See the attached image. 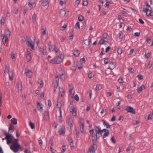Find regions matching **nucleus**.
<instances>
[{
	"label": "nucleus",
	"mask_w": 153,
	"mask_h": 153,
	"mask_svg": "<svg viewBox=\"0 0 153 153\" xmlns=\"http://www.w3.org/2000/svg\"><path fill=\"white\" fill-rule=\"evenodd\" d=\"M64 59V56L62 54H60L59 56L55 57L53 59L50 60V62L53 64L60 63Z\"/></svg>",
	"instance_id": "obj_1"
},
{
	"label": "nucleus",
	"mask_w": 153,
	"mask_h": 153,
	"mask_svg": "<svg viewBox=\"0 0 153 153\" xmlns=\"http://www.w3.org/2000/svg\"><path fill=\"white\" fill-rule=\"evenodd\" d=\"M94 130L96 132V136L97 138H99L103 133V130H101L100 128L98 126H96L94 127Z\"/></svg>",
	"instance_id": "obj_2"
},
{
	"label": "nucleus",
	"mask_w": 153,
	"mask_h": 153,
	"mask_svg": "<svg viewBox=\"0 0 153 153\" xmlns=\"http://www.w3.org/2000/svg\"><path fill=\"white\" fill-rule=\"evenodd\" d=\"M150 8V6L148 3H147L143 7V11L146 13V15L148 16H150L151 13Z\"/></svg>",
	"instance_id": "obj_3"
},
{
	"label": "nucleus",
	"mask_w": 153,
	"mask_h": 153,
	"mask_svg": "<svg viewBox=\"0 0 153 153\" xmlns=\"http://www.w3.org/2000/svg\"><path fill=\"white\" fill-rule=\"evenodd\" d=\"M20 148V146L17 143H13L10 147L11 149L15 153L18 151Z\"/></svg>",
	"instance_id": "obj_4"
},
{
	"label": "nucleus",
	"mask_w": 153,
	"mask_h": 153,
	"mask_svg": "<svg viewBox=\"0 0 153 153\" xmlns=\"http://www.w3.org/2000/svg\"><path fill=\"white\" fill-rule=\"evenodd\" d=\"M69 109L70 112L72 113L73 116L76 117V109L73 104L70 105L69 106Z\"/></svg>",
	"instance_id": "obj_5"
},
{
	"label": "nucleus",
	"mask_w": 153,
	"mask_h": 153,
	"mask_svg": "<svg viewBox=\"0 0 153 153\" xmlns=\"http://www.w3.org/2000/svg\"><path fill=\"white\" fill-rule=\"evenodd\" d=\"M125 110L128 112L133 114L135 113L134 110V108L131 106H129L126 107L125 108Z\"/></svg>",
	"instance_id": "obj_6"
},
{
	"label": "nucleus",
	"mask_w": 153,
	"mask_h": 153,
	"mask_svg": "<svg viewBox=\"0 0 153 153\" xmlns=\"http://www.w3.org/2000/svg\"><path fill=\"white\" fill-rule=\"evenodd\" d=\"M80 127V131L83 134H85V131L84 129V122L83 120H82V121H81Z\"/></svg>",
	"instance_id": "obj_7"
},
{
	"label": "nucleus",
	"mask_w": 153,
	"mask_h": 153,
	"mask_svg": "<svg viewBox=\"0 0 153 153\" xmlns=\"http://www.w3.org/2000/svg\"><path fill=\"white\" fill-rule=\"evenodd\" d=\"M25 75H26L29 78H30L33 75L32 72L30 70L26 69L25 72L24 74Z\"/></svg>",
	"instance_id": "obj_8"
},
{
	"label": "nucleus",
	"mask_w": 153,
	"mask_h": 153,
	"mask_svg": "<svg viewBox=\"0 0 153 153\" xmlns=\"http://www.w3.org/2000/svg\"><path fill=\"white\" fill-rule=\"evenodd\" d=\"M97 148V145L93 144L92 146L89 149V153H94Z\"/></svg>",
	"instance_id": "obj_9"
},
{
	"label": "nucleus",
	"mask_w": 153,
	"mask_h": 153,
	"mask_svg": "<svg viewBox=\"0 0 153 153\" xmlns=\"http://www.w3.org/2000/svg\"><path fill=\"white\" fill-rule=\"evenodd\" d=\"M50 118L49 111H45L44 114L43 119L45 121H48Z\"/></svg>",
	"instance_id": "obj_10"
},
{
	"label": "nucleus",
	"mask_w": 153,
	"mask_h": 153,
	"mask_svg": "<svg viewBox=\"0 0 153 153\" xmlns=\"http://www.w3.org/2000/svg\"><path fill=\"white\" fill-rule=\"evenodd\" d=\"M117 63L114 62H112L109 64V68L111 70L114 69L117 66Z\"/></svg>",
	"instance_id": "obj_11"
},
{
	"label": "nucleus",
	"mask_w": 153,
	"mask_h": 153,
	"mask_svg": "<svg viewBox=\"0 0 153 153\" xmlns=\"http://www.w3.org/2000/svg\"><path fill=\"white\" fill-rule=\"evenodd\" d=\"M60 134L62 135H64L65 132V127L63 126H61L60 128L59 131Z\"/></svg>",
	"instance_id": "obj_12"
},
{
	"label": "nucleus",
	"mask_w": 153,
	"mask_h": 153,
	"mask_svg": "<svg viewBox=\"0 0 153 153\" xmlns=\"http://www.w3.org/2000/svg\"><path fill=\"white\" fill-rule=\"evenodd\" d=\"M10 32L9 30L5 31L3 38H8L10 37Z\"/></svg>",
	"instance_id": "obj_13"
},
{
	"label": "nucleus",
	"mask_w": 153,
	"mask_h": 153,
	"mask_svg": "<svg viewBox=\"0 0 153 153\" xmlns=\"http://www.w3.org/2000/svg\"><path fill=\"white\" fill-rule=\"evenodd\" d=\"M27 41V45L28 46L31 48L32 49H33L34 48V44L32 40L30 39H28Z\"/></svg>",
	"instance_id": "obj_14"
},
{
	"label": "nucleus",
	"mask_w": 153,
	"mask_h": 153,
	"mask_svg": "<svg viewBox=\"0 0 153 153\" xmlns=\"http://www.w3.org/2000/svg\"><path fill=\"white\" fill-rule=\"evenodd\" d=\"M104 131L105 133L103 135V138L105 139L106 137L108 136L109 132V131L106 129H103V132Z\"/></svg>",
	"instance_id": "obj_15"
},
{
	"label": "nucleus",
	"mask_w": 153,
	"mask_h": 153,
	"mask_svg": "<svg viewBox=\"0 0 153 153\" xmlns=\"http://www.w3.org/2000/svg\"><path fill=\"white\" fill-rule=\"evenodd\" d=\"M67 123L70 126L71 128L73 127V120L72 118H69L67 120Z\"/></svg>",
	"instance_id": "obj_16"
},
{
	"label": "nucleus",
	"mask_w": 153,
	"mask_h": 153,
	"mask_svg": "<svg viewBox=\"0 0 153 153\" xmlns=\"http://www.w3.org/2000/svg\"><path fill=\"white\" fill-rule=\"evenodd\" d=\"M59 94L62 97H64L65 95L64 90L63 88L59 87Z\"/></svg>",
	"instance_id": "obj_17"
},
{
	"label": "nucleus",
	"mask_w": 153,
	"mask_h": 153,
	"mask_svg": "<svg viewBox=\"0 0 153 153\" xmlns=\"http://www.w3.org/2000/svg\"><path fill=\"white\" fill-rule=\"evenodd\" d=\"M43 105L42 104V103L41 102H37V107L38 109L40 111H42L43 110Z\"/></svg>",
	"instance_id": "obj_18"
},
{
	"label": "nucleus",
	"mask_w": 153,
	"mask_h": 153,
	"mask_svg": "<svg viewBox=\"0 0 153 153\" xmlns=\"http://www.w3.org/2000/svg\"><path fill=\"white\" fill-rule=\"evenodd\" d=\"M84 43L86 45L89 46L91 44V42L90 39H86L84 40Z\"/></svg>",
	"instance_id": "obj_19"
},
{
	"label": "nucleus",
	"mask_w": 153,
	"mask_h": 153,
	"mask_svg": "<svg viewBox=\"0 0 153 153\" xmlns=\"http://www.w3.org/2000/svg\"><path fill=\"white\" fill-rule=\"evenodd\" d=\"M5 134L6 136L5 137L6 139H13L14 138V137L11 134L6 133H5Z\"/></svg>",
	"instance_id": "obj_20"
},
{
	"label": "nucleus",
	"mask_w": 153,
	"mask_h": 153,
	"mask_svg": "<svg viewBox=\"0 0 153 153\" xmlns=\"http://www.w3.org/2000/svg\"><path fill=\"white\" fill-rule=\"evenodd\" d=\"M40 51L41 54L43 55H46L47 54V51L46 50L44 49L43 47H41L40 48Z\"/></svg>",
	"instance_id": "obj_21"
},
{
	"label": "nucleus",
	"mask_w": 153,
	"mask_h": 153,
	"mask_svg": "<svg viewBox=\"0 0 153 153\" xmlns=\"http://www.w3.org/2000/svg\"><path fill=\"white\" fill-rule=\"evenodd\" d=\"M145 89V87L144 85H142L140 87L138 88L137 89V92L138 93H140L143 90Z\"/></svg>",
	"instance_id": "obj_22"
},
{
	"label": "nucleus",
	"mask_w": 153,
	"mask_h": 153,
	"mask_svg": "<svg viewBox=\"0 0 153 153\" xmlns=\"http://www.w3.org/2000/svg\"><path fill=\"white\" fill-rule=\"evenodd\" d=\"M15 130V128L14 127L12 124H10L9 125V127L8 131L10 133H12Z\"/></svg>",
	"instance_id": "obj_23"
},
{
	"label": "nucleus",
	"mask_w": 153,
	"mask_h": 153,
	"mask_svg": "<svg viewBox=\"0 0 153 153\" xmlns=\"http://www.w3.org/2000/svg\"><path fill=\"white\" fill-rule=\"evenodd\" d=\"M48 45L49 47V50L50 51H52L53 50V45L51 42H50L48 43Z\"/></svg>",
	"instance_id": "obj_24"
},
{
	"label": "nucleus",
	"mask_w": 153,
	"mask_h": 153,
	"mask_svg": "<svg viewBox=\"0 0 153 153\" xmlns=\"http://www.w3.org/2000/svg\"><path fill=\"white\" fill-rule=\"evenodd\" d=\"M103 125L107 128H110L111 126L109 124V123L106 121H103Z\"/></svg>",
	"instance_id": "obj_25"
},
{
	"label": "nucleus",
	"mask_w": 153,
	"mask_h": 153,
	"mask_svg": "<svg viewBox=\"0 0 153 153\" xmlns=\"http://www.w3.org/2000/svg\"><path fill=\"white\" fill-rule=\"evenodd\" d=\"M26 57L28 61H31V53H30V52L27 53L26 54Z\"/></svg>",
	"instance_id": "obj_26"
},
{
	"label": "nucleus",
	"mask_w": 153,
	"mask_h": 153,
	"mask_svg": "<svg viewBox=\"0 0 153 153\" xmlns=\"http://www.w3.org/2000/svg\"><path fill=\"white\" fill-rule=\"evenodd\" d=\"M9 67L7 65L4 66V72L5 74H7L9 73Z\"/></svg>",
	"instance_id": "obj_27"
},
{
	"label": "nucleus",
	"mask_w": 153,
	"mask_h": 153,
	"mask_svg": "<svg viewBox=\"0 0 153 153\" xmlns=\"http://www.w3.org/2000/svg\"><path fill=\"white\" fill-rule=\"evenodd\" d=\"M11 123L13 125H16L17 124V120L16 118H13L11 120Z\"/></svg>",
	"instance_id": "obj_28"
},
{
	"label": "nucleus",
	"mask_w": 153,
	"mask_h": 153,
	"mask_svg": "<svg viewBox=\"0 0 153 153\" xmlns=\"http://www.w3.org/2000/svg\"><path fill=\"white\" fill-rule=\"evenodd\" d=\"M80 53V51L77 50L74 51V54L76 56H78Z\"/></svg>",
	"instance_id": "obj_29"
},
{
	"label": "nucleus",
	"mask_w": 153,
	"mask_h": 153,
	"mask_svg": "<svg viewBox=\"0 0 153 153\" xmlns=\"http://www.w3.org/2000/svg\"><path fill=\"white\" fill-rule=\"evenodd\" d=\"M18 90L19 92L22 91V86L21 83H20L18 84Z\"/></svg>",
	"instance_id": "obj_30"
},
{
	"label": "nucleus",
	"mask_w": 153,
	"mask_h": 153,
	"mask_svg": "<svg viewBox=\"0 0 153 153\" xmlns=\"http://www.w3.org/2000/svg\"><path fill=\"white\" fill-rule=\"evenodd\" d=\"M60 14L62 16H65L66 14V12L65 9H61L60 11Z\"/></svg>",
	"instance_id": "obj_31"
},
{
	"label": "nucleus",
	"mask_w": 153,
	"mask_h": 153,
	"mask_svg": "<svg viewBox=\"0 0 153 153\" xmlns=\"http://www.w3.org/2000/svg\"><path fill=\"white\" fill-rule=\"evenodd\" d=\"M59 114H60V116H59L60 117V118L59 119V121L61 123L62 122L61 119H62V110H61V107H60L59 108Z\"/></svg>",
	"instance_id": "obj_32"
},
{
	"label": "nucleus",
	"mask_w": 153,
	"mask_h": 153,
	"mask_svg": "<svg viewBox=\"0 0 153 153\" xmlns=\"http://www.w3.org/2000/svg\"><path fill=\"white\" fill-rule=\"evenodd\" d=\"M9 78L11 80L13 79V73L12 71H10L9 73Z\"/></svg>",
	"instance_id": "obj_33"
},
{
	"label": "nucleus",
	"mask_w": 153,
	"mask_h": 153,
	"mask_svg": "<svg viewBox=\"0 0 153 153\" xmlns=\"http://www.w3.org/2000/svg\"><path fill=\"white\" fill-rule=\"evenodd\" d=\"M48 4V2L47 1H43L41 3L42 5L44 7L46 6Z\"/></svg>",
	"instance_id": "obj_34"
},
{
	"label": "nucleus",
	"mask_w": 153,
	"mask_h": 153,
	"mask_svg": "<svg viewBox=\"0 0 153 153\" xmlns=\"http://www.w3.org/2000/svg\"><path fill=\"white\" fill-rule=\"evenodd\" d=\"M97 138L96 136H94V137H92V140L93 141V144H96V141H97Z\"/></svg>",
	"instance_id": "obj_35"
},
{
	"label": "nucleus",
	"mask_w": 153,
	"mask_h": 153,
	"mask_svg": "<svg viewBox=\"0 0 153 153\" xmlns=\"http://www.w3.org/2000/svg\"><path fill=\"white\" fill-rule=\"evenodd\" d=\"M94 129H92L90 130L89 131V133H90V134L91 135V136L92 137H94L95 136V134H94Z\"/></svg>",
	"instance_id": "obj_36"
},
{
	"label": "nucleus",
	"mask_w": 153,
	"mask_h": 153,
	"mask_svg": "<svg viewBox=\"0 0 153 153\" xmlns=\"http://www.w3.org/2000/svg\"><path fill=\"white\" fill-rule=\"evenodd\" d=\"M29 125L30 126L32 129H33L35 128V125L32 122H30L29 124Z\"/></svg>",
	"instance_id": "obj_37"
},
{
	"label": "nucleus",
	"mask_w": 153,
	"mask_h": 153,
	"mask_svg": "<svg viewBox=\"0 0 153 153\" xmlns=\"http://www.w3.org/2000/svg\"><path fill=\"white\" fill-rule=\"evenodd\" d=\"M153 62L151 61H150L149 63L147 68L150 69L152 65Z\"/></svg>",
	"instance_id": "obj_38"
},
{
	"label": "nucleus",
	"mask_w": 153,
	"mask_h": 153,
	"mask_svg": "<svg viewBox=\"0 0 153 153\" xmlns=\"http://www.w3.org/2000/svg\"><path fill=\"white\" fill-rule=\"evenodd\" d=\"M5 18L3 17H2L1 20V25H4L5 22Z\"/></svg>",
	"instance_id": "obj_39"
},
{
	"label": "nucleus",
	"mask_w": 153,
	"mask_h": 153,
	"mask_svg": "<svg viewBox=\"0 0 153 153\" xmlns=\"http://www.w3.org/2000/svg\"><path fill=\"white\" fill-rule=\"evenodd\" d=\"M54 49L56 53H58L59 51V48L57 46L55 45L54 46Z\"/></svg>",
	"instance_id": "obj_40"
},
{
	"label": "nucleus",
	"mask_w": 153,
	"mask_h": 153,
	"mask_svg": "<svg viewBox=\"0 0 153 153\" xmlns=\"http://www.w3.org/2000/svg\"><path fill=\"white\" fill-rule=\"evenodd\" d=\"M36 15L34 14L33 16V21L34 23H35L36 22Z\"/></svg>",
	"instance_id": "obj_41"
},
{
	"label": "nucleus",
	"mask_w": 153,
	"mask_h": 153,
	"mask_svg": "<svg viewBox=\"0 0 153 153\" xmlns=\"http://www.w3.org/2000/svg\"><path fill=\"white\" fill-rule=\"evenodd\" d=\"M75 27L76 29H79L80 28L79 23V22H77L75 25Z\"/></svg>",
	"instance_id": "obj_42"
},
{
	"label": "nucleus",
	"mask_w": 153,
	"mask_h": 153,
	"mask_svg": "<svg viewBox=\"0 0 153 153\" xmlns=\"http://www.w3.org/2000/svg\"><path fill=\"white\" fill-rule=\"evenodd\" d=\"M117 52L120 55L122 53V49L121 48H119L118 49Z\"/></svg>",
	"instance_id": "obj_43"
},
{
	"label": "nucleus",
	"mask_w": 153,
	"mask_h": 153,
	"mask_svg": "<svg viewBox=\"0 0 153 153\" xmlns=\"http://www.w3.org/2000/svg\"><path fill=\"white\" fill-rule=\"evenodd\" d=\"M78 19L79 21H82L83 20L84 18L82 16L80 15L79 16Z\"/></svg>",
	"instance_id": "obj_44"
},
{
	"label": "nucleus",
	"mask_w": 153,
	"mask_h": 153,
	"mask_svg": "<svg viewBox=\"0 0 153 153\" xmlns=\"http://www.w3.org/2000/svg\"><path fill=\"white\" fill-rule=\"evenodd\" d=\"M59 84L56 83V84L54 85V90L55 92H56V90L57 88V87H58Z\"/></svg>",
	"instance_id": "obj_45"
},
{
	"label": "nucleus",
	"mask_w": 153,
	"mask_h": 153,
	"mask_svg": "<svg viewBox=\"0 0 153 153\" xmlns=\"http://www.w3.org/2000/svg\"><path fill=\"white\" fill-rule=\"evenodd\" d=\"M118 81L120 83H123L124 82L123 79L122 77H120L118 80Z\"/></svg>",
	"instance_id": "obj_46"
},
{
	"label": "nucleus",
	"mask_w": 153,
	"mask_h": 153,
	"mask_svg": "<svg viewBox=\"0 0 153 153\" xmlns=\"http://www.w3.org/2000/svg\"><path fill=\"white\" fill-rule=\"evenodd\" d=\"M74 99L77 101L79 100V98L77 94H76L75 95Z\"/></svg>",
	"instance_id": "obj_47"
},
{
	"label": "nucleus",
	"mask_w": 153,
	"mask_h": 153,
	"mask_svg": "<svg viewBox=\"0 0 153 153\" xmlns=\"http://www.w3.org/2000/svg\"><path fill=\"white\" fill-rule=\"evenodd\" d=\"M151 53H146L145 54V56L147 58H148L151 56Z\"/></svg>",
	"instance_id": "obj_48"
},
{
	"label": "nucleus",
	"mask_w": 153,
	"mask_h": 153,
	"mask_svg": "<svg viewBox=\"0 0 153 153\" xmlns=\"http://www.w3.org/2000/svg\"><path fill=\"white\" fill-rule=\"evenodd\" d=\"M94 76V74L92 73L89 74L88 75V77L90 79L92 78Z\"/></svg>",
	"instance_id": "obj_49"
},
{
	"label": "nucleus",
	"mask_w": 153,
	"mask_h": 153,
	"mask_svg": "<svg viewBox=\"0 0 153 153\" xmlns=\"http://www.w3.org/2000/svg\"><path fill=\"white\" fill-rule=\"evenodd\" d=\"M61 78L62 81H65V75L64 74H62L61 75Z\"/></svg>",
	"instance_id": "obj_50"
},
{
	"label": "nucleus",
	"mask_w": 153,
	"mask_h": 153,
	"mask_svg": "<svg viewBox=\"0 0 153 153\" xmlns=\"http://www.w3.org/2000/svg\"><path fill=\"white\" fill-rule=\"evenodd\" d=\"M13 139H6L7 140V144H9L12 142V140Z\"/></svg>",
	"instance_id": "obj_51"
},
{
	"label": "nucleus",
	"mask_w": 153,
	"mask_h": 153,
	"mask_svg": "<svg viewBox=\"0 0 153 153\" xmlns=\"http://www.w3.org/2000/svg\"><path fill=\"white\" fill-rule=\"evenodd\" d=\"M106 109H104V108H103L101 111V114L102 115H103V114L104 113V112H106Z\"/></svg>",
	"instance_id": "obj_52"
},
{
	"label": "nucleus",
	"mask_w": 153,
	"mask_h": 153,
	"mask_svg": "<svg viewBox=\"0 0 153 153\" xmlns=\"http://www.w3.org/2000/svg\"><path fill=\"white\" fill-rule=\"evenodd\" d=\"M69 86L70 88V90L71 91H73L74 88L73 86L72 85L69 84Z\"/></svg>",
	"instance_id": "obj_53"
},
{
	"label": "nucleus",
	"mask_w": 153,
	"mask_h": 153,
	"mask_svg": "<svg viewBox=\"0 0 153 153\" xmlns=\"http://www.w3.org/2000/svg\"><path fill=\"white\" fill-rule=\"evenodd\" d=\"M88 4V1L87 0H84L83 1V4L84 6H87Z\"/></svg>",
	"instance_id": "obj_54"
},
{
	"label": "nucleus",
	"mask_w": 153,
	"mask_h": 153,
	"mask_svg": "<svg viewBox=\"0 0 153 153\" xmlns=\"http://www.w3.org/2000/svg\"><path fill=\"white\" fill-rule=\"evenodd\" d=\"M137 76L138 77V79L139 80H140L142 79H143V77L141 75H138Z\"/></svg>",
	"instance_id": "obj_55"
},
{
	"label": "nucleus",
	"mask_w": 153,
	"mask_h": 153,
	"mask_svg": "<svg viewBox=\"0 0 153 153\" xmlns=\"http://www.w3.org/2000/svg\"><path fill=\"white\" fill-rule=\"evenodd\" d=\"M67 27V25L66 24H65L61 28V30H63L65 29Z\"/></svg>",
	"instance_id": "obj_56"
},
{
	"label": "nucleus",
	"mask_w": 153,
	"mask_h": 153,
	"mask_svg": "<svg viewBox=\"0 0 153 153\" xmlns=\"http://www.w3.org/2000/svg\"><path fill=\"white\" fill-rule=\"evenodd\" d=\"M105 41L103 39H101L100 41V43L101 45H102L105 43Z\"/></svg>",
	"instance_id": "obj_57"
},
{
	"label": "nucleus",
	"mask_w": 153,
	"mask_h": 153,
	"mask_svg": "<svg viewBox=\"0 0 153 153\" xmlns=\"http://www.w3.org/2000/svg\"><path fill=\"white\" fill-rule=\"evenodd\" d=\"M56 83L59 84V79L58 76L56 77Z\"/></svg>",
	"instance_id": "obj_58"
},
{
	"label": "nucleus",
	"mask_w": 153,
	"mask_h": 153,
	"mask_svg": "<svg viewBox=\"0 0 153 153\" xmlns=\"http://www.w3.org/2000/svg\"><path fill=\"white\" fill-rule=\"evenodd\" d=\"M71 140V142H70V145L71 146V147H74V144L73 142V141L71 139H70Z\"/></svg>",
	"instance_id": "obj_59"
},
{
	"label": "nucleus",
	"mask_w": 153,
	"mask_h": 153,
	"mask_svg": "<svg viewBox=\"0 0 153 153\" xmlns=\"http://www.w3.org/2000/svg\"><path fill=\"white\" fill-rule=\"evenodd\" d=\"M109 59H108L107 58L104 60V63L105 64H107L109 62Z\"/></svg>",
	"instance_id": "obj_60"
},
{
	"label": "nucleus",
	"mask_w": 153,
	"mask_h": 153,
	"mask_svg": "<svg viewBox=\"0 0 153 153\" xmlns=\"http://www.w3.org/2000/svg\"><path fill=\"white\" fill-rule=\"evenodd\" d=\"M62 149V151L61 153H64V152L65 151L66 149V146H63Z\"/></svg>",
	"instance_id": "obj_61"
},
{
	"label": "nucleus",
	"mask_w": 153,
	"mask_h": 153,
	"mask_svg": "<svg viewBox=\"0 0 153 153\" xmlns=\"http://www.w3.org/2000/svg\"><path fill=\"white\" fill-rule=\"evenodd\" d=\"M18 10H19L18 8H17L16 7L15 8L14 11L15 14H17L18 13Z\"/></svg>",
	"instance_id": "obj_62"
},
{
	"label": "nucleus",
	"mask_w": 153,
	"mask_h": 153,
	"mask_svg": "<svg viewBox=\"0 0 153 153\" xmlns=\"http://www.w3.org/2000/svg\"><path fill=\"white\" fill-rule=\"evenodd\" d=\"M139 123V122L138 121H134L133 122V123L134 125H137Z\"/></svg>",
	"instance_id": "obj_63"
},
{
	"label": "nucleus",
	"mask_w": 153,
	"mask_h": 153,
	"mask_svg": "<svg viewBox=\"0 0 153 153\" xmlns=\"http://www.w3.org/2000/svg\"><path fill=\"white\" fill-rule=\"evenodd\" d=\"M39 145L40 146H42L43 145V142L42 141V140L40 139L39 141Z\"/></svg>",
	"instance_id": "obj_64"
}]
</instances>
